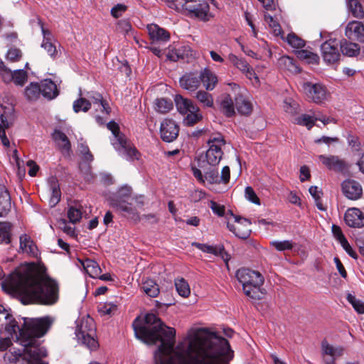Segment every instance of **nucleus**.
Segmentation results:
<instances>
[{
    "label": "nucleus",
    "instance_id": "nucleus-23",
    "mask_svg": "<svg viewBox=\"0 0 364 364\" xmlns=\"http://www.w3.org/2000/svg\"><path fill=\"white\" fill-rule=\"evenodd\" d=\"M179 83L182 88L190 92L195 91L200 85V75L193 73H186L180 78Z\"/></svg>",
    "mask_w": 364,
    "mask_h": 364
},
{
    "label": "nucleus",
    "instance_id": "nucleus-60",
    "mask_svg": "<svg viewBox=\"0 0 364 364\" xmlns=\"http://www.w3.org/2000/svg\"><path fill=\"white\" fill-rule=\"evenodd\" d=\"M350 6L352 7L353 5L355 8L352 9L353 14L356 18H361L364 15V12L361 9V6L358 3L356 0H349Z\"/></svg>",
    "mask_w": 364,
    "mask_h": 364
},
{
    "label": "nucleus",
    "instance_id": "nucleus-52",
    "mask_svg": "<svg viewBox=\"0 0 364 364\" xmlns=\"http://www.w3.org/2000/svg\"><path fill=\"white\" fill-rule=\"evenodd\" d=\"M348 301L353 306V309L358 314H364V302L355 298V296L348 294L347 296Z\"/></svg>",
    "mask_w": 364,
    "mask_h": 364
},
{
    "label": "nucleus",
    "instance_id": "nucleus-12",
    "mask_svg": "<svg viewBox=\"0 0 364 364\" xmlns=\"http://www.w3.org/2000/svg\"><path fill=\"white\" fill-rule=\"evenodd\" d=\"M338 46L340 44L336 39H330L321 44V55L326 63L333 64L339 60L341 50L338 49Z\"/></svg>",
    "mask_w": 364,
    "mask_h": 364
},
{
    "label": "nucleus",
    "instance_id": "nucleus-1",
    "mask_svg": "<svg viewBox=\"0 0 364 364\" xmlns=\"http://www.w3.org/2000/svg\"><path fill=\"white\" fill-rule=\"evenodd\" d=\"M136 337L148 344L160 342L154 358L156 364H229L234 353L228 341L205 328H191L176 343V330L165 326L154 314L144 322L132 323Z\"/></svg>",
    "mask_w": 364,
    "mask_h": 364
},
{
    "label": "nucleus",
    "instance_id": "nucleus-32",
    "mask_svg": "<svg viewBox=\"0 0 364 364\" xmlns=\"http://www.w3.org/2000/svg\"><path fill=\"white\" fill-rule=\"evenodd\" d=\"M235 109H236L240 114L244 115L249 114L252 109L251 103L245 98L242 93H239L235 96Z\"/></svg>",
    "mask_w": 364,
    "mask_h": 364
},
{
    "label": "nucleus",
    "instance_id": "nucleus-24",
    "mask_svg": "<svg viewBox=\"0 0 364 364\" xmlns=\"http://www.w3.org/2000/svg\"><path fill=\"white\" fill-rule=\"evenodd\" d=\"M19 240L20 250L22 253L27 254L31 257H38V247L28 235L23 234L21 235Z\"/></svg>",
    "mask_w": 364,
    "mask_h": 364
},
{
    "label": "nucleus",
    "instance_id": "nucleus-56",
    "mask_svg": "<svg viewBox=\"0 0 364 364\" xmlns=\"http://www.w3.org/2000/svg\"><path fill=\"white\" fill-rule=\"evenodd\" d=\"M209 207L211 208L213 212L219 217L225 216V206L220 205L213 200H210Z\"/></svg>",
    "mask_w": 364,
    "mask_h": 364
},
{
    "label": "nucleus",
    "instance_id": "nucleus-5",
    "mask_svg": "<svg viewBox=\"0 0 364 364\" xmlns=\"http://www.w3.org/2000/svg\"><path fill=\"white\" fill-rule=\"evenodd\" d=\"M107 127L112 132L111 143L118 154L128 161L138 159L139 153L124 134L119 132V125L112 121L107 124Z\"/></svg>",
    "mask_w": 364,
    "mask_h": 364
},
{
    "label": "nucleus",
    "instance_id": "nucleus-27",
    "mask_svg": "<svg viewBox=\"0 0 364 364\" xmlns=\"http://www.w3.org/2000/svg\"><path fill=\"white\" fill-rule=\"evenodd\" d=\"M39 86L41 95L48 100H52L58 95L56 85L50 79L42 80Z\"/></svg>",
    "mask_w": 364,
    "mask_h": 364
},
{
    "label": "nucleus",
    "instance_id": "nucleus-29",
    "mask_svg": "<svg viewBox=\"0 0 364 364\" xmlns=\"http://www.w3.org/2000/svg\"><path fill=\"white\" fill-rule=\"evenodd\" d=\"M11 208V197L4 186L0 185V217L8 214Z\"/></svg>",
    "mask_w": 364,
    "mask_h": 364
},
{
    "label": "nucleus",
    "instance_id": "nucleus-42",
    "mask_svg": "<svg viewBox=\"0 0 364 364\" xmlns=\"http://www.w3.org/2000/svg\"><path fill=\"white\" fill-rule=\"evenodd\" d=\"M196 100L205 107H212L214 104L213 97L211 94L204 90H199L196 93Z\"/></svg>",
    "mask_w": 364,
    "mask_h": 364
},
{
    "label": "nucleus",
    "instance_id": "nucleus-57",
    "mask_svg": "<svg viewBox=\"0 0 364 364\" xmlns=\"http://www.w3.org/2000/svg\"><path fill=\"white\" fill-rule=\"evenodd\" d=\"M245 193V197L248 200L256 205H260V200L252 187H246Z\"/></svg>",
    "mask_w": 364,
    "mask_h": 364
},
{
    "label": "nucleus",
    "instance_id": "nucleus-31",
    "mask_svg": "<svg viewBox=\"0 0 364 364\" xmlns=\"http://www.w3.org/2000/svg\"><path fill=\"white\" fill-rule=\"evenodd\" d=\"M79 262L85 272L92 278H97L102 272L100 265L92 259H79Z\"/></svg>",
    "mask_w": 364,
    "mask_h": 364
},
{
    "label": "nucleus",
    "instance_id": "nucleus-22",
    "mask_svg": "<svg viewBox=\"0 0 364 364\" xmlns=\"http://www.w3.org/2000/svg\"><path fill=\"white\" fill-rule=\"evenodd\" d=\"M86 97L96 111H100L106 115L109 114L110 108L108 104L103 100L101 94L96 92H88L86 94Z\"/></svg>",
    "mask_w": 364,
    "mask_h": 364
},
{
    "label": "nucleus",
    "instance_id": "nucleus-10",
    "mask_svg": "<svg viewBox=\"0 0 364 364\" xmlns=\"http://www.w3.org/2000/svg\"><path fill=\"white\" fill-rule=\"evenodd\" d=\"M225 219L228 230L236 237L247 239L250 235L251 223L247 219L234 215L231 210L226 213Z\"/></svg>",
    "mask_w": 364,
    "mask_h": 364
},
{
    "label": "nucleus",
    "instance_id": "nucleus-13",
    "mask_svg": "<svg viewBox=\"0 0 364 364\" xmlns=\"http://www.w3.org/2000/svg\"><path fill=\"white\" fill-rule=\"evenodd\" d=\"M344 348L341 346H333L326 340L321 343V355L323 364H336V360L342 356Z\"/></svg>",
    "mask_w": 364,
    "mask_h": 364
},
{
    "label": "nucleus",
    "instance_id": "nucleus-36",
    "mask_svg": "<svg viewBox=\"0 0 364 364\" xmlns=\"http://www.w3.org/2000/svg\"><path fill=\"white\" fill-rule=\"evenodd\" d=\"M235 102L230 95H224L220 100V108L227 117L235 114Z\"/></svg>",
    "mask_w": 364,
    "mask_h": 364
},
{
    "label": "nucleus",
    "instance_id": "nucleus-48",
    "mask_svg": "<svg viewBox=\"0 0 364 364\" xmlns=\"http://www.w3.org/2000/svg\"><path fill=\"white\" fill-rule=\"evenodd\" d=\"M265 22L268 24L269 27L272 30L273 33L276 36H281L282 33L281 26L276 19L271 15L265 14L264 16Z\"/></svg>",
    "mask_w": 364,
    "mask_h": 364
},
{
    "label": "nucleus",
    "instance_id": "nucleus-11",
    "mask_svg": "<svg viewBox=\"0 0 364 364\" xmlns=\"http://www.w3.org/2000/svg\"><path fill=\"white\" fill-rule=\"evenodd\" d=\"M302 89L306 96L316 104H321L328 100L330 93L326 87L321 83L304 82Z\"/></svg>",
    "mask_w": 364,
    "mask_h": 364
},
{
    "label": "nucleus",
    "instance_id": "nucleus-16",
    "mask_svg": "<svg viewBox=\"0 0 364 364\" xmlns=\"http://www.w3.org/2000/svg\"><path fill=\"white\" fill-rule=\"evenodd\" d=\"M342 192L343 195L350 200H358L363 195V188L359 182L347 179L343 181L341 184Z\"/></svg>",
    "mask_w": 364,
    "mask_h": 364
},
{
    "label": "nucleus",
    "instance_id": "nucleus-39",
    "mask_svg": "<svg viewBox=\"0 0 364 364\" xmlns=\"http://www.w3.org/2000/svg\"><path fill=\"white\" fill-rule=\"evenodd\" d=\"M117 30L125 36H132L134 38H136L134 36V31L128 19H122L118 21L117 23Z\"/></svg>",
    "mask_w": 364,
    "mask_h": 364
},
{
    "label": "nucleus",
    "instance_id": "nucleus-38",
    "mask_svg": "<svg viewBox=\"0 0 364 364\" xmlns=\"http://www.w3.org/2000/svg\"><path fill=\"white\" fill-rule=\"evenodd\" d=\"M296 54L298 58L307 63L317 64L319 60V58L317 54L308 50L300 49L296 51Z\"/></svg>",
    "mask_w": 364,
    "mask_h": 364
},
{
    "label": "nucleus",
    "instance_id": "nucleus-59",
    "mask_svg": "<svg viewBox=\"0 0 364 364\" xmlns=\"http://www.w3.org/2000/svg\"><path fill=\"white\" fill-rule=\"evenodd\" d=\"M117 310V306L112 304H104L99 307V311L103 315H111Z\"/></svg>",
    "mask_w": 364,
    "mask_h": 364
},
{
    "label": "nucleus",
    "instance_id": "nucleus-50",
    "mask_svg": "<svg viewBox=\"0 0 364 364\" xmlns=\"http://www.w3.org/2000/svg\"><path fill=\"white\" fill-rule=\"evenodd\" d=\"M192 245L201 250L203 252L213 254L214 255H218V254L221 253L223 250H220L218 248V246L209 245L207 244L199 243V242H193Z\"/></svg>",
    "mask_w": 364,
    "mask_h": 364
},
{
    "label": "nucleus",
    "instance_id": "nucleus-64",
    "mask_svg": "<svg viewBox=\"0 0 364 364\" xmlns=\"http://www.w3.org/2000/svg\"><path fill=\"white\" fill-rule=\"evenodd\" d=\"M6 57L11 61H16L21 57V51L17 48H11L9 50Z\"/></svg>",
    "mask_w": 364,
    "mask_h": 364
},
{
    "label": "nucleus",
    "instance_id": "nucleus-26",
    "mask_svg": "<svg viewBox=\"0 0 364 364\" xmlns=\"http://www.w3.org/2000/svg\"><path fill=\"white\" fill-rule=\"evenodd\" d=\"M53 139L64 154H70L71 144L68 136L63 132L55 129L53 133Z\"/></svg>",
    "mask_w": 364,
    "mask_h": 364
},
{
    "label": "nucleus",
    "instance_id": "nucleus-45",
    "mask_svg": "<svg viewBox=\"0 0 364 364\" xmlns=\"http://www.w3.org/2000/svg\"><path fill=\"white\" fill-rule=\"evenodd\" d=\"M155 105L156 110L162 114L168 112L173 108L171 100L165 98L157 99Z\"/></svg>",
    "mask_w": 364,
    "mask_h": 364
},
{
    "label": "nucleus",
    "instance_id": "nucleus-44",
    "mask_svg": "<svg viewBox=\"0 0 364 364\" xmlns=\"http://www.w3.org/2000/svg\"><path fill=\"white\" fill-rule=\"evenodd\" d=\"M82 207L80 205L70 206L68 210V218L70 222L73 224H75L82 218Z\"/></svg>",
    "mask_w": 364,
    "mask_h": 364
},
{
    "label": "nucleus",
    "instance_id": "nucleus-53",
    "mask_svg": "<svg viewBox=\"0 0 364 364\" xmlns=\"http://www.w3.org/2000/svg\"><path fill=\"white\" fill-rule=\"evenodd\" d=\"M280 63L285 66V68L292 73H299V67L296 65L294 59L289 56H283L280 58Z\"/></svg>",
    "mask_w": 364,
    "mask_h": 364
},
{
    "label": "nucleus",
    "instance_id": "nucleus-17",
    "mask_svg": "<svg viewBox=\"0 0 364 364\" xmlns=\"http://www.w3.org/2000/svg\"><path fill=\"white\" fill-rule=\"evenodd\" d=\"M181 6L183 7L182 14H186L191 17H196L201 20H206L209 12V5L206 1H203L196 5L181 4Z\"/></svg>",
    "mask_w": 364,
    "mask_h": 364
},
{
    "label": "nucleus",
    "instance_id": "nucleus-35",
    "mask_svg": "<svg viewBox=\"0 0 364 364\" xmlns=\"http://www.w3.org/2000/svg\"><path fill=\"white\" fill-rule=\"evenodd\" d=\"M0 322H3L2 325L5 326V331L10 332V328L16 327V321L10 315L6 309L1 305H0Z\"/></svg>",
    "mask_w": 364,
    "mask_h": 364
},
{
    "label": "nucleus",
    "instance_id": "nucleus-37",
    "mask_svg": "<svg viewBox=\"0 0 364 364\" xmlns=\"http://www.w3.org/2000/svg\"><path fill=\"white\" fill-rule=\"evenodd\" d=\"M24 95L28 100L36 101L41 95L39 85L34 82L30 83L25 88Z\"/></svg>",
    "mask_w": 364,
    "mask_h": 364
},
{
    "label": "nucleus",
    "instance_id": "nucleus-47",
    "mask_svg": "<svg viewBox=\"0 0 364 364\" xmlns=\"http://www.w3.org/2000/svg\"><path fill=\"white\" fill-rule=\"evenodd\" d=\"M270 245L274 247L277 251L283 252L286 250H291L294 243L291 240H273L270 242Z\"/></svg>",
    "mask_w": 364,
    "mask_h": 364
},
{
    "label": "nucleus",
    "instance_id": "nucleus-55",
    "mask_svg": "<svg viewBox=\"0 0 364 364\" xmlns=\"http://www.w3.org/2000/svg\"><path fill=\"white\" fill-rule=\"evenodd\" d=\"M14 71L12 72L9 68H8L4 64H3L2 67L0 68V75L2 77V80L6 82H11L14 78L13 75Z\"/></svg>",
    "mask_w": 364,
    "mask_h": 364
},
{
    "label": "nucleus",
    "instance_id": "nucleus-18",
    "mask_svg": "<svg viewBox=\"0 0 364 364\" xmlns=\"http://www.w3.org/2000/svg\"><path fill=\"white\" fill-rule=\"evenodd\" d=\"M345 35L349 40L364 41V25L358 21H350L346 26Z\"/></svg>",
    "mask_w": 364,
    "mask_h": 364
},
{
    "label": "nucleus",
    "instance_id": "nucleus-14",
    "mask_svg": "<svg viewBox=\"0 0 364 364\" xmlns=\"http://www.w3.org/2000/svg\"><path fill=\"white\" fill-rule=\"evenodd\" d=\"M318 159L328 169L343 173L348 169V164L338 156L335 155H319Z\"/></svg>",
    "mask_w": 364,
    "mask_h": 364
},
{
    "label": "nucleus",
    "instance_id": "nucleus-41",
    "mask_svg": "<svg viewBox=\"0 0 364 364\" xmlns=\"http://www.w3.org/2000/svg\"><path fill=\"white\" fill-rule=\"evenodd\" d=\"M11 224L8 222H0V243L9 244L11 242Z\"/></svg>",
    "mask_w": 364,
    "mask_h": 364
},
{
    "label": "nucleus",
    "instance_id": "nucleus-2",
    "mask_svg": "<svg viewBox=\"0 0 364 364\" xmlns=\"http://www.w3.org/2000/svg\"><path fill=\"white\" fill-rule=\"evenodd\" d=\"M3 288L20 298L23 304L53 305L59 299V285L43 266L28 263L18 267L3 283Z\"/></svg>",
    "mask_w": 364,
    "mask_h": 364
},
{
    "label": "nucleus",
    "instance_id": "nucleus-43",
    "mask_svg": "<svg viewBox=\"0 0 364 364\" xmlns=\"http://www.w3.org/2000/svg\"><path fill=\"white\" fill-rule=\"evenodd\" d=\"M175 287L178 294L181 296L187 298L190 295L191 289L189 284L183 278L176 279Z\"/></svg>",
    "mask_w": 364,
    "mask_h": 364
},
{
    "label": "nucleus",
    "instance_id": "nucleus-51",
    "mask_svg": "<svg viewBox=\"0 0 364 364\" xmlns=\"http://www.w3.org/2000/svg\"><path fill=\"white\" fill-rule=\"evenodd\" d=\"M209 185L220 183L219 173L216 169H210L205 172V183Z\"/></svg>",
    "mask_w": 364,
    "mask_h": 364
},
{
    "label": "nucleus",
    "instance_id": "nucleus-3",
    "mask_svg": "<svg viewBox=\"0 0 364 364\" xmlns=\"http://www.w3.org/2000/svg\"><path fill=\"white\" fill-rule=\"evenodd\" d=\"M23 319V326L21 328L16 322V327L10 328V332H6L11 339L22 346V348L17 350L11 348V353L16 358L24 355L30 364H48L42 360L43 358L47 356V350L40 346L38 338L46 333L52 321L48 316Z\"/></svg>",
    "mask_w": 364,
    "mask_h": 364
},
{
    "label": "nucleus",
    "instance_id": "nucleus-6",
    "mask_svg": "<svg viewBox=\"0 0 364 364\" xmlns=\"http://www.w3.org/2000/svg\"><path fill=\"white\" fill-rule=\"evenodd\" d=\"M75 336L78 343L90 350H95L98 343L95 339L96 328L94 320L89 316L77 321Z\"/></svg>",
    "mask_w": 364,
    "mask_h": 364
},
{
    "label": "nucleus",
    "instance_id": "nucleus-4",
    "mask_svg": "<svg viewBox=\"0 0 364 364\" xmlns=\"http://www.w3.org/2000/svg\"><path fill=\"white\" fill-rule=\"evenodd\" d=\"M235 276L247 296L255 300L262 299L265 294V290L262 288L264 277L259 272L242 268L236 272Z\"/></svg>",
    "mask_w": 364,
    "mask_h": 364
},
{
    "label": "nucleus",
    "instance_id": "nucleus-54",
    "mask_svg": "<svg viewBox=\"0 0 364 364\" xmlns=\"http://www.w3.org/2000/svg\"><path fill=\"white\" fill-rule=\"evenodd\" d=\"M14 78L12 81L19 86H23L27 80V73L23 69H18L14 71Z\"/></svg>",
    "mask_w": 364,
    "mask_h": 364
},
{
    "label": "nucleus",
    "instance_id": "nucleus-30",
    "mask_svg": "<svg viewBox=\"0 0 364 364\" xmlns=\"http://www.w3.org/2000/svg\"><path fill=\"white\" fill-rule=\"evenodd\" d=\"M200 80L207 90H213L218 82L216 75L208 68H204L200 72Z\"/></svg>",
    "mask_w": 364,
    "mask_h": 364
},
{
    "label": "nucleus",
    "instance_id": "nucleus-8",
    "mask_svg": "<svg viewBox=\"0 0 364 364\" xmlns=\"http://www.w3.org/2000/svg\"><path fill=\"white\" fill-rule=\"evenodd\" d=\"M131 188L128 186L121 187L109 198L110 205L117 210L129 215L133 219H138L139 214L136 208L129 200L131 198Z\"/></svg>",
    "mask_w": 364,
    "mask_h": 364
},
{
    "label": "nucleus",
    "instance_id": "nucleus-15",
    "mask_svg": "<svg viewBox=\"0 0 364 364\" xmlns=\"http://www.w3.org/2000/svg\"><path fill=\"white\" fill-rule=\"evenodd\" d=\"M179 127L171 119H165L160 127V135L164 141L172 142L178 136Z\"/></svg>",
    "mask_w": 364,
    "mask_h": 364
},
{
    "label": "nucleus",
    "instance_id": "nucleus-46",
    "mask_svg": "<svg viewBox=\"0 0 364 364\" xmlns=\"http://www.w3.org/2000/svg\"><path fill=\"white\" fill-rule=\"evenodd\" d=\"M91 107V103L90 100H87L86 97H80L73 102V110L77 113L79 112H86Z\"/></svg>",
    "mask_w": 364,
    "mask_h": 364
},
{
    "label": "nucleus",
    "instance_id": "nucleus-33",
    "mask_svg": "<svg viewBox=\"0 0 364 364\" xmlns=\"http://www.w3.org/2000/svg\"><path fill=\"white\" fill-rule=\"evenodd\" d=\"M142 291L150 297H156L160 292L159 285L151 279H145L141 284Z\"/></svg>",
    "mask_w": 364,
    "mask_h": 364
},
{
    "label": "nucleus",
    "instance_id": "nucleus-7",
    "mask_svg": "<svg viewBox=\"0 0 364 364\" xmlns=\"http://www.w3.org/2000/svg\"><path fill=\"white\" fill-rule=\"evenodd\" d=\"M174 101L177 110L184 116L185 125L193 126L202 119L203 114L200 108L191 100L185 98L181 95H176Z\"/></svg>",
    "mask_w": 364,
    "mask_h": 364
},
{
    "label": "nucleus",
    "instance_id": "nucleus-61",
    "mask_svg": "<svg viewBox=\"0 0 364 364\" xmlns=\"http://www.w3.org/2000/svg\"><path fill=\"white\" fill-rule=\"evenodd\" d=\"M331 229L334 237L339 242V243L346 240L339 226L333 225Z\"/></svg>",
    "mask_w": 364,
    "mask_h": 364
},
{
    "label": "nucleus",
    "instance_id": "nucleus-62",
    "mask_svg": "<svg viewBox=\"0 0 364 364\" xmlns=\"http://www.w3.org/2000/svg\"><path fill=\"white\" fill-rule=\"evenodd\" d=\"M347 140L349 146H351L352 149L355 151H359L360 149L361 144L359 139L357 136L353 135H348Z\"/></svg>",
    "mask_w": 364,
    "mask_h": 364
},
{
    "label": "nucleus",
    "instance_id": "nucleus-58",
    "mask_svg": "<svg viewBox=\"0 0 364 364\" xmlns=\"http://www.w3.org/2000/svg\"><path fill=\"white\" fill-rule=\"evenodd\" d=\"M127 6L122 4H118L111 9L112 16L117 18L122 16V14L127 11Z\"/></svg>",
    "mask_w": 364,
    "mask_h": 364
},
{
    "label": "nucleus",
    "instance_id": "nucleus-9",
    "mask_svg": "<svg viewBox=\"0 0 364 364\" xmlns=\"http://www.w3.org/2000/svg\"><path fill=\"white\" fill-rule=\"evenodd\" d=\"M207 144L208 149L205 152L206 162L210 166H215L219 164L223 158L225 141L220 134H217L211 136Z\"/></svg>",
    "mask_w": 364,
    "mask_h": 364
},
{
    "label": "nucleus",
    "instance_id": "nucleus-40",
    "mask_svg": "<svg viewBox=\"0 0 364 364\" xmlns=\"http://www.w3.org/2000/svg\"><path fill=\"white\" fill-rule=\"evenodd\" d=\"M317 121V117L311 116L309 114H304L300 116L296 117L294 119V123L305 126L308 129H310L314 127L315 122Z\"/></svg>",
    "mask_w": 364,
    "mask_h": 364
},
{
    "label": "nucleus",
    "instance_id": "nucleus-19",
    "mask_svg": "<svg viewBox=\"0 0 364 364\" xmlns=\"http://www.w3.org/2000/svg\"><path fill=\"white\" fill-rule=\"evenodd\" d=\"M346 225L351 228H362L364 226V214L357 208H348L344 215Z\"/></svg>",
    "mask_w": 364,
    "mask_h": 364
},
{
    "label": "nucleus",
    "instance_id": "nucleus-34",
    "mask_svg": "<svg viewBox=\"0 0 364 364\" xmlns=\"http://www.w3.org/2000/svg\"><path fill=\"white\" fill-rule=\"evenodd\" d=\"M49 190L51 192L49 204L51 207H54L59 203L61 198L59 184L54 178L49 181Z\"/></svg>",
    "mask_w": 364,
    "mask_h": 364
},
{
    "label": "nucleus",
    "instance_id": "nucleus-20",
    "mask_svg": "<svg viewBox=\"0 0 364 364\" xmlns=\"http://www.w3.org/2000/svg\"><path fill=\"white\" fill-rule=\"evenodd\" d=\"M43 33V41L41 43V48L46 50L48 54L52 58H56L58 51L55 46V40L51 33V32L43 26H41Z\"/></svg>",
    "mask_w": 364,
    "mask_h": 364
},
{
    "label": "nucleus",
    "instance_id": "nucleus-25",
    "mask_svg": "<svg viewBox=\"0 0 364 364\" xmlns=\"http://www.w3.org/2000/svg\"><path fill=\"white\" fill-rule=\"evenodd\" d=\"M150 38L155 42H167L170 39L169 33L157 24L151 23L147 26Z\"/></svg>",
    "mask_w": 364,
    "mask_h": 364
},
{
    "label": "nucleus",
    "instance_id": "nucleus-63",
    "mask_svg": "<svg viewBox=\"0 0 364 364\" xmlns=\"http://www.w3.org/2000/svg\"><path fill=\"white\" fill-rule=\"evenodd\" d=\"M230 176V168L228 166H225L223 168L221 171V174L219 176L220 183L226 184L229 182Z\"/></svg>",
    "mask_w": 364,
    "mask_h": 364
},
{
    "label": "nucleus",
    "instance_id": "nucleus-49",
    "mask_svg": "<svg viewBox=\"0 0 364 364\" xmlns=\"http://www.w3.org/2000/svg\"><path fill=\"white\" fill-rule=\"evenodd\" d=\"M285 40L294 48L300 49L305 46V41L294 33H289Z\"/></svg>",
    "mask_w": 364,
    "mask_h": 364
},
{
    "label": "nucleus",
    "instance_id": "nucleus-21",
    "mask_svg": "<svg viewBox=\"0 0 364 364\" xmlns=\"http://www.w3.org/2000/svg\"><path fill=\"white\" fill-rule=\"evenodd\" d=\"M229 61L237 69L242 71L243 73L246 75V76L249 79H252L255 77L257 79V77L255 76V71L250 66L249 63L243 58H238L237 55L232 53H230L228 57Z\"/></svg>",
    "mask_w": 364,
    "mask_h": 364
},
{
    "label": "nucleus",
    "instance_id": "nucleus-28",
    "mask_svg": "<svg viewBox=\"0 0 364 364\" xmlns=\"http://www.w3.org/2000/svg\"><path fill=\"white\" fill-rule=\"evenodd\" d=\"M339 44L341 52L344 55L354 57L360 53V46L356 43L349 41L347 39H342Z\"/></svg>",
    "mask_w": 364,
    "mask_h": 364
}]
</instances>
